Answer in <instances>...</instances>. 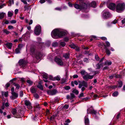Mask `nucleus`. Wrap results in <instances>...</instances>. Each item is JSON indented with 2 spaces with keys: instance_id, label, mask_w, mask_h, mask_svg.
<instances>
[{
  "instance_id": "obj_44",
  "label": "nucleus",
  "mask_w": 125,
  "mask_h": 125,
  "mask_svg": "<svg viewBox=\"0 0 125 125\" xmlns=\"http://www.w3.org/2000/svg\"><path fill=\"white\" fill-rule=\"evenodd\" d=\"M55 78L56 80L59 81L60 79V77L59 76H57L55 77Z\"/></svg>"
},
{
  "instance_id": "obj_32",
  "label": "nucleus",
  "mask_w": 125,
  "mask_h": 125,
  "mask_svg": "<svg viewBox=\"0 0 125 125\" xmlns=\"http://www.w3.org/2000/svg\"><path fill=\"white\" fill-rule=\"evenodd\" d=\"M30 36V34L29 33H26L24 35H23L22 37H26V38H27L29 37Z\"/></svg>"
},
{
  "instance_id": "obj_31",
  "label": "nucleus",
  "mask_w": 125,
  "mask_h": 125,
  "mask_svg": "<svg viewBox=\"0 0 125 125\" xmlns=\"http://www.w3.org/2000/svg\"><path fill=\"white\" fill-rule=\"evenodd\" d=\"M111 64L112 62L111 61H107L105 62V65H110Z\"/></svg>"
},
{
  "instance_id": "obj_40",
  "label": "nucleus",
  "mask_w": 125,
  "mask_h": 125,
  "mask_svg": "<svg viewBox=\"0 0 125 125\" xmlns=\"http://www.w3.org/2000/svg\"><path fill=\"white\" fill-rule=\"evenodd\" d=\"M9 2L10 4L9 6H10L12 4H13L14 0H9Z\"/></svg>"
},
{
  "instance_id": "obj_18",
  "label": "nucleus",
  "mask_w": 125,
  "mask_h": 125,
  "mask_svg": "<svg viewBox=\"0 0 125 125\" xmlns=\"http://www.w3.org/2000/svg\"><path fill=\"white\" fill-rule=\"evenodd\" d=\"M36 90V89L33 87H31L30 89L31 92L32 93H35Z\"/></svg>"
},
{
  "instance_id": "obj_8",
  "label": "nucleus",
  "mask_w": 125,
  "mask_h": 125,
  "mask_svg": "<svg viewBox=\"0 0 125 125\" xmlns=\"http://www.w3.org/2000/svg\"><path fill=\"white\" fill-rule=\"evenodd\" d=\"M103 12V17L104 19H107L111 16L110 13L108 11L104 10Z\"/></svg>"
},
{
  "instance_id": "obj_11",
  "label": "nucleus",
  "mask_w": 125,
  "mask_h": 125,
  "mask_svg": "<svg viewBox=\"0 0 125 125\" xmlns=\"http://www.w3.org/2000/svg\"><path fill=\"white\" fill-rule=\"evenodd\" d=\"M87 113L88 114L90 113L92 115H95L96 113V111L93 110V108L91 107L87 109Z\"/></svg>"
},
{
  "instance_id": "obj_33",
  "label": "nucleus",
  "mask_w": 125,
  "mask_h": 125,
  "mask_svg": "<svg viewBox=\"0 0 125 125\" xmlns=\"http://www.w3.org/2000/svg\"><path fill=\"white\" fill-rule=\"evenodd\" d=\"M118 94V93L117 92H114L113 94V96L115 97L117 96Z\"/></svg>"
},
{
  "instance_id": "obj_6",
  "label": "nucleus",
  "mask_w": 125,
  "mask_h": 125,
  "mask_svg": "<svg viewBox=\"0 0 125 125\" xmlns=\"http://www.w3.org/2000/svg\"><path fill=\"white\" fill-rule=\"evenodd\" d=\"M41 26L39 25H37L35 27V28L34 33L36 35H38L41 33Z\"/></svg>"
},
{
  "instance_id": "obj_38",
  "label": "nucleus",
  "mask_w": 125,
  "mask_h": 125,
  "mask_svg": "<svg viewBox=\"0 0 125 125\" xmlns=\"http://www.w3.org/2000/svg\"><path fill=\"white\" fill-rule=\"evenodd\" d=\"M60 45L62 47H63L65 45V43L64 42H60Z\"/></svg>"
},
{
  "instance_id": "obj_53",
  "label": "nucleus",
  "mask_w": 125,
  "mask_h": 125,
  "mask_svg": "<svg viewBox=\"0 0 125 125\" xmlns=\"http://www.w3.org/2000/svg\"><path fill=\"white\" fill-rule=\"evenodd\" d=\"M101 64H100L99 63L97 64L96 65V67L97 69H99L100 67Z\"/></svg>"
},
{
  "instance_id": "obj_13",
  "label": "nucleus",
  "mask_w": 125,
  "mask_h": 125,
  "mask_svg": "<svg viewBox=\"0 0 125 125\" xmlns=\"http://www.w3.org/2000/svg\"><path fill=\"white\" fill-rule=\"evenodd\" d=\"M47 93L50 95H53L57 93V91L55 90L52 91H47Z\"/></svg>"
},
{
  "instance_id": "obj_30",
  "label": "nucleus",
  "mask_w": 125,
  "mask_h": 125,
  "mask_svg": "<svg viewBox=\"0 0 125 125\" xmlns=\"http://www.w3.org/2000/svg\"><path fill=\"white\" fill-rule=\"evenodd\" d=\"M25 104L26 106L29 105L31 104L29 101L26 100L25 102Z\"/></svg>"
},
{
  "instance_id": "obj_36",
  "label": "nucleus",
  "mask_w": 125,
  "mask_h": 125,
  "mask_svg": "<svg viewBox=\"0 0 125 125\" xmlns=\"http://www.w3.org/2000/svg\"><path fill=\"white\" fill-rule=\"evenodd\" d=\"M20 49L19 48L16 49L15 50V52L16 53H18L20 52Z\"/></svg>"
},
{
  "instance_id": "obj_3",
  "label": "nucleus",
  "mask_w": 125,
  "mask_h": 125,
  "mask_svg": "<svg viewBox=\"0 0 125 125\" xmlns=\"http://www.w3.org/2000/svg\"><path fill=\"white\" fill-rule=\"evenodd\" d=\"M30 51L31 54L34 55L35 58L37 59H40L42 56V55L41 53L36 52L34 50V48L33 47H31V48Z\"/></svg>"
},
{
  "instance_id": "obj_55",
  "label": "nucleus",
  "mask_w": 125,
  "mask_h": 125,
  "mask_svg": "<svg viewBox=\"0 0 125 125\" xmlns=\"http://www.w3.org/2000/svg\"><path fill=\"white\" fill-rule=\"evenodd\" d=\"M21 1L25 4H27V0H21Z\"/></svg>"
},
{
  "instance_id": "obj_58",
  "label": "nucleus",
  "mask_w": 125,
  "mask_h": 125,
  "mask_svg": "<svg viewBox=\"0 0 125 125\" xmlns=\"http://www.w3.org/2000/svg\"><path fill=\"white\" fill-rule=\"evenodd\" d=\"M27 108L29 109H30L32 108V106H31V104L30 105H28V106H27Z\"/></svg>"
},
{
  "instance_id": "obj_64",
  "label": "nucleus",
  "mask_w": 125,
  "mask_h": 125,
  "mask_svg": "<svg viewBox=\"0 0 125 125\" xmlns=\"http://www.w3.org/2000/svg\"><path fill=\"white\" fill-rule=\"evenodd\" d=\"M23 45L22 44H20L18 45V47L20 49L21 48L23 47Z\"/></svg>"
},
{
  "instance_id": "obj_50",
  "label": "nucleus",
  "mask_w": 125,
  "mask_h": 125,
  "mask_svg": "<svg viewBox=\"0 0 125 125\" xmlns=\"http://www.w3.org/2000/svg\"><path fill=\"white\" fill-rule=\"evenodd\" d=\"M23 92L22 91H21L20 93V96L21 97H22L23 95Z\"/></svg>"
},
{
  "instance_id": "obj_57",
  "label": "nucleus",
  "mask_w": 125,
  "mask_h": 125,
  "mask_svg": "<svg viewBox=\"0 0 125 125\" xmlns=\"http://www.w3.org/2000/svg\"><path fill=\"white\" fill-rule=\"evenodd\" d=\"M8 28L9 29H13L14 27L12 26L11 25H9L8 26Z\"/></svg>"
},
{
  "instance_id": "obj_4",
  "label": "nucleus",
  "mask_w": 125,
  "mask_h": 125,
  "mask_svg": "<svg viewBox=\"0 0 125 125\" xmlns=\"http://www.w3.org/2000/svg\"><path fill=\"white\" fill-rule=\"evenodd\" d=\"M116 11L118 12H120L124 10L125 8V5L124 3H119L116 6Z\"/></svg>"
},
{
  "instance_id": "obj_21",
  "label": "nucleus",
  "mask_w": 125,
  "mask_h": 125,
  "mask_svg": "<svg viewBox=\"0 0 125 125\" xmlns=\"http://www.w3.org/2000/svg\"><path fill=\"white\" fill-rule=\"evenodd\" d=\"M37 87H38L41 90H43V89L42 86L41 85V82H40L39 83Z\"/></svg>"
},
{
  "instance_id": "obj_26",
  "label": "nucleus",
  "mask_w": 125,
  "mask_h": 125,
  "mask_svg": "<svg viewBox=\"0 0 125 125\" xmlns=\"http://www.w3.org/2000/svg\"><path fill=\"white\" fill-rule=\"evenodd\" d=\"M13 85L16 87V89H18L19 88L20 86L19 84L14 83Z\"/></svg>"
},
{
  "instance_id": "obj_54",
  "label": "nucleus",
  "mask_w": 125,
  "mask_h": 125,
  "mask_svg": "<svg viewBox=\"0 0 125 125\" xmlns=\"http://www.w3.org/2000/svg\"><path fill=\"white\" fill-rule=\"evenodd\" d=\"M95 58L96 60L97 61H98L99 60V57L97 55H95Z\"/></svg>"
},
{
  "instance_id": "obj_62",
  "label": "nucleus",
  "mask_w": 125,
  "mask_h": 125,
  "mask_svg": "<svg viewBox=\"0 0 125 125\" xmlns=\"http://www.w3.org/2000/svg\"><path fill=\"white\" fill-rule=\"evenodd\" d=\"M5 6V4H4L2 5H0V9L2 8L4 6Z\"/></svg>"
},
{
  "instance_id": "obj_24",
  "label": "nucleus",
  "mask_w": 125,
  "mask_h": 125,
  "mask_svg": "<svg viewBox=\"0 0 125 125\" xmlns=\"http://www.w3.org/2000/svg\"><path fill=\"white\" fill-rule=\"evenodd\" d=\"M1 94L3 96L4 95L5 97H7L8 95V93L7 92H1Z\"/></svg>"
},
{
  "instance_id": "obj_56",
  "label": "nucleus",
  "mask_w": 125,
  "mask_h": 125,
  "mask_svg": "<svg viewBox=\"0 0 125 125\" xmlns=\"http://www.w3.org/2000/svg\"><path fill=\"white\" fill-rule=\"evenodd\" d=\"M118 86L115 85H113V86H111V88H113V89H114L115 88H117L118 87Z\"/></svg>"
},
{
  "instance_id": "obj_47",
  "label": "nucleus",
  "mask_w": 125,
  "mask_h": 125,
  "mask_svg": "<svg viewBox=\"0 0 125 125\" xmlns=\"http://www.w3.org/2000/svg\"><path fill=\"white\" fill-rule=\"evenodd\" d=\"M27 82L30 85H32L33 83V82L30 80H28Z\"/></svg>"
},
{
  "instance_id": "obj_27",
  "label": "nucleus",
  "mask_w": 125,
  "mask_h": 125,
  "mask_svg": "<svg viewBox=\"0 0 125 125\" xmlns=\"http://www.w3.org/2000/svg\"><path fill=\"white\" fill-rule=\"evenodd\" d=\"M5 15V13L3 12L0 13V19H2L3 18Z\"/></svg>"
},
{
  "instance_id": "obj_5",
  "label": "nucleus",
  "mask_w": 125,
  "mask_h": 125,
  "mask_svg": "<svg viewBox=\"0 0 125 125\" xmlns=\"http://www.w3.org/2000/svg\"><path fill=\"white\" fill-rule=\"evenodd\" d=\"M41 26L39 25H37L35 27V28L34 33L36 35H38L41 33Z\"/></svg>"
},
{
  "instance_id": "obj_15",
  "label": "nucleus",
  "mask_w": 125,
  "mask_h": 125,
  "mask_svg": "<svg viewBox=\"0 0 125 125\" xmlns=\"http://www.w3.org/2000/svg\"><path fill=\"white\" fill-rule=\"evenodd\" d=\"M70 46L72 48L75 49V50L77 51L79 50V48L77 46L75 45L74 44H71L70 45Z\"/></svg>"
},
{
  "instance_id": "obj_48",
  "label": "nucleus",
  "mask_w": 125,
  "mask_h": 125,
  "mask_svg": "<svg viewBox=\"0 0 125 125\" xmlns=\"http://www.w3.org/2000/svg\"><path fill=\"white\" fill-rule=\"evenodd\" d=\"M64 88L66 90H68L70 89V87L69 86H66L64 87Z\"/></svg>"
},
{
  "instance_id": "obj_34",
  "label": "nucleus",
  "mask_w": 125,
  "mask_h": 125,
  "mask_svg": "<svg viewBox=\"0 0 125 125\" xmlns=\"http://www.w3.org/2000/svg\"><path fill=\"white\" fill-rule=\"evenodd\" d=\"M123 83L121 81H120L118 82V87H121Z\"/></svg>"
},
{
  "instance_id": "obj_46",
  "label": "nucleus",
  "mask_w": 125,
  "mask_h": 125,
  "mask_svg": "<svg viewBox=\"0 0 125 125\" xmlns=\"http://www.w3.org/2000/svg\"><path fill=\"white\" fill-rule=\"evenodd\" d=\"M3 31L5 33L7 34H8L10 33V32L9 31L6 29L4 30Z\"/></svg>"
},
{
  "instance_id": "obj_10",
  "label": "nucleus",
  "mask_w": 125,
  "mask_h": 125,
  "mask_svg": "<svg viewBox=\"0 0 125 125\" xmlns=\"http://www.w3.org/2000/svg\"><path fill=\"white\" fill-rule=\"evenodd\" d=\"M55 62L59 65H62L63 64V62L60 58L56 57L55 59Z\"/></svg>"
},
{
  "instance_id": "obj_43",
  "label": "nucleus",
  "mask_w": 125,
  "mask_h": 125,
  "mask_svg": "<svg viewBox=\"0 0 125 125\" xmlns=\"http://www.w3.org/2000/svg\"><path fill=\"white\" fill-rule=\"evenodd\" d=\"M81 73L82 75H83L87 73L84 70H82L81 72Z\"/></svg>"
},
{
  "instance_id": "obj_41",
  "label": "nucleus",
  "mask_w": 125,
  "mask_h": 125,
  "mask_svg": "<svg viewBox=\"0 0 125 125\" xmlns=\"http://www.w3.org/2000/svg\"><path fill=\"white\" fill-rule=\"evenodd\" d=\"M58 44L57 42H55L52 44V46L54 47H56L58 46Z\"/></svg>"
},
{
  "instance_id": "obj_20",
  "label": "nucleus",
  "mask_w": 125,
  "mask_h": 125,
  "mask_svg": "<svg viewBox=\"0 0 125 125\" xmlns=\"http://www.w3.org/2000/svg\"><path fill=\"white\" fill-rule=\"evenodd\" d=\"M96 4L94 1H92L91 4L90 6L93 7L95 8L96 7Z\"/></svg>"
},
{
  "instance_id": "obj_12",
  "label": "nucleus",
  "mask_w": 125,
  "mask_h": 125,
  "mask_svg": "<svg viewBox=\"0 0 125 125\" xmlns=\"http://www.w3.org/2000/svg\"><path fill=\"white\" fill-rule=\"evenodd\" d=\"M116 5L115 4L113 3H111L107 5V7L110 9L114 10L115 9Z\"/></svg>"
},
{
  "instance_id": "obj_9",
  "label": "nucleus",
  "mask_w": 125,
  "mask_h": 125,
  "mask_svg": "<svg viewBox=\"0 0 125 125\" xmlns=\"http://www.w3.org/2000/svg\"><path fill=\"white\" fill-rule=\"evenodd\" d=\"M27 62L23 59H21L19 61V64L21 67H24L27 64Z\"/></svg>"
},
{
  "instance_id": "obj_45",
  "label": "nucleus",
  "mask_w": 125,
  "mask_h": 125,
  "mask_svg": "<svg viewBox=\"0 0 125 125\" xmlns=\"http://www.w3.org/2000/svg\"><path fill=\"white\" fill-rule=\"evenodd\" d=\"M12 114L14 115L16 113V110L15 109H12Z\"/></svg>"
},
{
  "instance_id": "obj_1",
  "label": "nucleus",
  "mask_w": 125,
  "mask_h": 125,
  "mask_svg": "<svg viewBox=\"0 0 125 125\" xmlns=\"http://www.w3.org/2000/svg\"><path fill=\"white\" fill-rule=\"evenodd\" d=\"M65 32L62 30L60 29H55L51 32V36L53 38L57 39L65 35Z\"/></svg>"
},
{
  "instance_id": "obj_19",
  "label": "nucleus",
  "mask_w": 125,
  "mask_h": 125,
  "mask_svg": "<svg viewBox=\"0 0 125 125\" xmlns=\"http://www.w3.org/2000/svg\"><path fill=\"white\" fill-rule=\"evenodd\" d=\"M12 94L13 97V99H15L18 96V94L15 92L12 93Z\"/></svg>"
},
{
  "instance_id": "obj_14",
  "label": "nucleus",
  "mask_w": 125,
  "mask_h": 125,
  "mask_svg": "<svg viewBox=\"0 0 125 125\" xmlns=\"http://www.w3.org/2000/svg\"><path fill=\"white\" fill-rule=\"evenodd\" d=\"M79 88H81L82 86H84L85 87H86L87 84L86 82L84 81H83L81 84H79Z\"/></svg>"
},
{
  "instance_id": "obj_60",
  "label": "nucleus",
  "mask_w": 125,
  "mask_h": 125,
  "mask_svg": "<svg viewBox=\"0 0 125 125\" xmlns=\"http://www.w3.org/2000/svg\"><path fill=\"white\" fill-rule=\"evenodd\" d=\"M84 94L83 93H81L79 96V97H84Z\"/></svg>"
},
{
  "instance_id": "obj_39",
  "label": "nucleus",
  "mask_w": 125,
  "mask_h": 125,
  "mask_svg": "<svg viewBox=\"0 0 125 125\" xmlns=\"http://www.w3.org/2000/svg\"><path fill=\"white\" fill-rule=\"evenodd\" d=\"M83 61L86 63H87L89 62V60L88 59L86 58H85L84 59Z\"/></svg>"
},
{
  "instance_id": "obj_42",
  "label": "nucleus",
  "mask_w": 125,
  "mask_h": 125,
  "mask_svg": "<svg viewBox=\"0 0 125 125\" xmlns=\"http://www.w3.org/2000/svg\"><path fill=\"white\" fill-rule=\"evenodd\" d=\"M43 77L44 78L47 79L48 78L47 74L46 73H45L43 75Z\"/></svg>"
},
{
  "instance_id": "obj_61",
  "label": "nucleus",
  "mask_w": 125,
  "mask_h": 125,
  "mask_svg": "<svg viewBox=\"0 0 125 125\" xmlns=\"http://www.w3.org/2000/svg\"><path fill=\"white\" fill-rule=\"evenodd\" d=\"M25 10H28V6L27 5H25L24 7Z\"/></svg>"
},
{
  "instance_id": "obj_35",
  "label": "nucleus",
  "mask_w": 125,
  "mask_h": 125,
  "mask_svg": "<svg viewBox=\"0 0 125 125\" xmlns=\"http://www.w3.org/2000/svg\"><path fill=\"white\" fill-rule=\"evenodd\" d=\"M73 93L75 94H78L79 93V92L78 90L76 89H74L73 91Z\"/></svg>"
},
{
  "instance_id": "obj_23",
  "label": "nucleus",
  "mask_w": 125,
  "mask_h": 125,
  "mask_svg": "<svg viewBox=\"0 0 125 125\" xmlns=\"http://www.w3.org/2000/svg\"><path fill=\"white\" fill-rule=\"evenodd\" d=\"M13 13V12L12 11H9L8 12V16L9 17H11L12 16Z\"/></svg>"
},
{
  "instance_id": "obj_51",
  "label": "nucleus",
  "mask_w": 125,
  "mask_h": 125,
  "mask_svg": "<svg viewBox=\"0 0 125 125\" xmlns=\"http://www.w3.org/2000/svg\"><path fill=\"white\" fill-rule=\"evenodd\" d=\"M10 22L11 23L14 24L16 23V21L15 20H12L11 21H10Z\"/></svg>"
},
{
  "instance_id": "obj_2",
  "label": "nucleus",
  "mask_w": 125,
  "mask_h": 125,
  "mask_svg": "<svg viewBox=\"0 0 125 125\" xmlns=\"http://www.w3.org/2000/svg\"><path fill=\"white\" fill-rule=\"evenodd\" d=\"M83 2H80V5L77 4H75L74 5V7L77 9H84V10L86 9L87 8L88 4H86Z\"/></svg>"
},
{
  "instance_id": "obj_37",
  "label": "nucleus",
  "mask_w": 125,
  "mask_h": 125,
  "mask_svg": "<svg viewBox=\"0 0 125 125\" xmlns=\"http://www.w3.org/2000/svg\"><path fill=\"white\" fill-rule=\"evenodd\" d=\"M106 42V45H104L105 48H106L107 47H109L110 46V43L108 41H107Z\"/></svg>"
},
{
  "instance_id": "obj_63",
  "label": "nucleus",
  "mask_w": 125,
  "mask_h": 125,
  "mask_svg": "<svg viewBox=\"0 0 125 125\" xmlns=\"http://www.w3.org/2000/svg\"><path fill=\"white\" fill-rule=\"evenodd\" d=\"M10 86V84L9 83H7L5 85V87L6 88H7L9 87Z\"/></svg>"
},
{
  "instance_id": "obj_29",
  "label": "nucleus",
  "mask_w": 125,
  "mask_h": 125,
  "mask_svg": "<svg viewBox=\"0 0 125 125\" xmlns=\"http://www.w3.org/2000/svg\"><path fill=\"white\" fill-rule=\"evenodd\" d=\"M114 77L115 78H118V75H116L115 74L113 75H112L109 76V77L110 79L113 78Z\"/></svg>"
},
{
  "instance_id": "obj_25",
  "label": "nucleus",
  "mask_w": 125,
  "mask_h": 125,
  "mask_svg": "<svg viewBox=\"0 0 125 125\" xmlns=\"http://www.w3.org/2000/svg\"><path fill=\"white\" fill-rule=\"evenodd\" d=\"M104 48L105 50L106 53L107 55H109L111 53L110 51L107 48Z\"/></svg>"
},
{
  "instance_id": "obj_17",
  "label": "nucleus",
  "mask_w": 125,
  "mask_h": 125,
  "mask_svg": "<svg viewBox=\"0 0 125 125\" xmlns=\"http://www.w3.org/2000/svg\"><path fill=\"white\" fill-rule=\"evenodd\" d=\"M6 46L8 48L11 49L12 46V44L10 43H8L5 44Z\"/></svg>"
},
{
  "instance_id": "obj_28",
  "label": "nucleus",
  "mask_w": 125,
  "mask_h": 125,
  "mask_svg": "<svg viewBox=\"0 0 125 125\" xmlns=\"http://www.w3.org/2000/svg\"><path fill=\"white\" fill-rule=\"evenodd\" d=\"M69 53H67L64 54L63 56L65 58H67L69 57Z\"/></svg>"
},
{
  "instance_id": "obj_59",
  "label": "nucleus",
  "mask_w": 125,
  "mask_h": 125,
  "mask_svg": "<svg viewBox=\"0 0 125 125\" xmlns=\"http://www.w3.org/2000/svg\"><path fill=\"white\" fill-rule=\"evenodd\" d=\"M45 0H40L39 2L41 3L42 4L45 2Z\"/></svg>"
},
{
  "instance_id": "obj_22",
  "label": "nucleus",
  "mask_w": 125,
  "mask_h": 125,
  "mask_svg": "<svg viewBox=\"0 0 125 125\" xmlns=\"http://www.w3.org/2000/svg\"><path fill=\"white\" fill-rule=\"evenodd\" d=\"M117 22V21L116 20H114V21H113L112 23H108L107 24V25L109 27L111 25V24H112V23L115 24Z\"/></svg>"
},
{
  "instance_id": "obj_52",
  "label": "nucleus",
  "mask_w": 125,
  "mask_h": 125,
  "mask_svg": "<svg viewBox=\"0 0 125 125\" xmlns=\"http://www.w3.org/2000/svg\"><path fill=\"white\" fill-rule=\"evenodd\" d=\"M37 39L38 42H39V43H40L41 42V38L40 37L38 38H37Z\"/></svg>"
},
{
  "instance_id": "obj_49",
  "label": "nucleus",
  "mask_w": 125,
  "mask_h": 125,
  "mask_svg": "<svg viewBox=\"0 0 125 125\" xmlns=\"http://www.w3.org/2000/svg\"><path fill=\"white\" fill-rule=\"evenodd\" d=\"M34 97L36 98L37 99L39 98V96L37 94H36L34 95Z\"/></svg>"
},
{
  "instance_id": "obj_16",
  "label": "nucleus",
  "mask_w": 125,
  "mask_h": 125,
  "mask_svg": "<svg viewBox=\"0 0 125 125\" xmlns=\"http://www.w3.org/2000/svg\"><path fill=\"white\" fill-rule=\"evenodd\" d=\"M85 125H89V121L87 116H86L85 117Z\"/></svg>"
},
{
  "instance_id": "obj_7",
  "label": "nucleus",
  "mask_w": 125,
  "mask_h": 125,
  "mask_svg": "<svg viewBox=\"0 0 125 125\" xmlns=\"http://www.w3.org/2000/svg\"><path fill=\"white\" fill-rule=\"evenodd\" d=\"M98 73H95L93 75H90V74H87L83 76V78L85 80H87L89 79H91L93 78L94 75Z\"/></svg>"
}]
</instances>
